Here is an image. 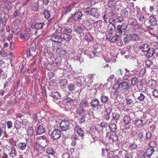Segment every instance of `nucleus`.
<instances>
[{"mask_svg":"<svg viewBox=\"0 0 158 158\" xmlns=\"http://www.w3.org/2000/svg\"><path fill=\"white\" fill-rule=\"evenodd\" d=\"M75 130L80 136H82L84 135V131L78 126L75 127Z\"/></svg>","mask_w":158,"mask_h":158,"instance_id":"obj_31","label":"nucleus"},{"mask_svg":"<svg viewBox=\"0 0 158 158\" xmlns=\"http://www.w3.org/2000/svg\"><path fill=\"white\" fill-rule=\"evenodd\" d=\"M82 25L84 27L85 29L87 30H90L92 27V25L91 23L88 22L87 20L84 19L82 23Z\"/></svg>","mask_w":158,"mask_h":158,"instance_id":"obj_19","label":"nucleus"},{"mask_svg":"<svg viewBox=\"0 0 158 158\" xmlns=\"http://www.w3.org/2000/svg\"><path fill=\"white\" fill-rule=\"evenodd\" d=\"M124 158H133L132 153H127L125 155Z\"/></svg>","mask_w":158,"mask_h":158,"instance_id":"obj_60","label":"nucleus"},{"mask_svg":"<svg viewBox=\"0 0 158 158\" xmlns=\"http://www.w3.org/2000/svg\"><path fill=\"white\" fill-rule=\"evenodd\" d=\"M140 49L143 52H146L149 49V46L147 44H144L140 46Z\"/></svg>","mask_w":158,"mask_h":158,"instance_id":"obj_30","label":"nucleus"},{"mask_svg":"<svg viewBox=\"0 0 158 158\" xmlns=\"http://www.w3.org/2000/svg\"><path fill=\"white\" fill-rule=\"evenodd\" d=\"M62 59L60 56L57 57L54 61L55 63L56 64V65L58 66H59L60 65Z\"/></svg>","mask_w":158,"mask_h":158,"instance_id":"obj_46","label":"nucleus"},{"mask_svg":"<svg viewBox=\"0 0 158 158\" xmlns=\"http://www.w3.org/2000/svg\"><path fill=\"white\" fill-rule=\"evenodd\" d=\"M0 55L3 57H5L7 56V53L4 51L3 49L0 50Z\"/></svg>","mask_w":158,"mask_h":158,"instance_id":"obj_54","label":"nucleus"},{"mask_svg":"<svg viewBox=\"0 0 158 158\" xmlns=\"http://www.w3.org/2000/svg\"><path fill=\"white\" fill-rule=\"evenodd\" d=\"M6 125L4 123H0V136L2 135L3 131L5 130Z\"/></svg>","mask_w":158,"mask_h":158,"instance_id":"obj_43","label":"nucleus"},{"mask_svg":"<svg viewBox=\"0 0 158 158\" xmlns=\"http://www.w3.org/2000/svg\"><path fill=\"white\" fill-rule=\"evenodd\" d=\"M17 152L15 147L14 146H12L11 148V151L9 154L10 156L12 158H14L17 156Z\"/></svg>","mask_w":158,"mask_h":158,"instance_id":"obj_20","label":"nucleus"},{"mask_svg":"<svg viewBox=\"0 0 158 158\" xmlns=\"http://www.w3.org/2000/svg\"><path fill=\"white\" fill-rule=\"evenodd\" d=\"M155 152V150L154 148H149L147 149L146 151V154L147 156L149 157L151 156L152 153Z\"/></svg>","mask_w":158,"mask_h":158,"instance_id":"obj_35","label":"nucleus"},{"mask_svg":"<svg viewBox=\"0 0 158 158\" xmlns=\"http://www.w3.org/2000/svg\"><path fill=\"white\" fill-rule=\"evenodd\" d=\"M106 137H108L109 140L113 142L116 141L118 139V136L116 134L114 133L110 134V132L106 133Z\"/></svg>","mask_w":158,"mask_h":158,"instance_id":"obj_13","label":"nucleus"},{"mask_svg":"<svg viewBox=\"0 0 158 158\" xmlns=\"http://www.w3.org/2000/svg\"><path fill=\"white\" fill-rule=\"evenodd\" d=\"M85 39L87 42H91L93 41L94 38L89 34H87L85 36Z\"/></svg>","mask_w":158,"mask_h":158,"instance_id":"obj_41","label":"nucleus"},{"mask_svg":"<svg viewBox=\"0 0 158 158\" xmlns=\"http://www.w3.org/2000/svg\"><path fill=\"white\" fill-rule=\"evenodd\" d=\"M84 111L85 110L83 108L80 107L76 110V112L77 114L81 115L83 113Z\"/></svg>","mask_w":158,"mask_h":158,"instance_id":"obj_49","label":"nucleus"},{"mask_svg":"<svg viewBox=\"0 0 158 158\" xmlns=\"http://www.w3.org/2000/svg\"><path fill=\"white\" fill-rule=\"evenodd\" d=\"M52 95L53 98L56 99H58L59 97H60V96H59V93L57 92H53L52 94Z\"/></svg>","mask_w":158,"mask_h":158,"instance_id":"obj_50","label":"nucleus"},{"mask_svg":"<svg viewBox=\"0 0 158 158\" xmlns=\"http://www.w3.org/2000/svg\"><path fill=\"white\" fill-rule=\"evenodd\" d=\"M7 18L6 16H4L2 18V14H0V21L1 23L3 25H5L6 23Z\"/></svg>","mask_w":158,"mask_h":158,"instance_id":"obj_44","label":"nucleus"},{"mask_svg":"<svg viewBox=\"0 0 158 158\" xmlns=\"http://www.w3.org/2000/svg\"><path fill=\"white\" fill-rule=\"evenodd\" d=\"M153 96L155 97L158 98V90L155 89L152 92Z\"/></svg>","mask_w":158,"mask_h":158,"instance_id":"obj_58","label":"nucleus"},{"mask_svg":"<svg viewBox=\"0 0 158 158\" xmlns=\"http://www.w3.org/2000/svg\"><path fill=\"white\" fill-rule=\"evenodd\" d=\"M114 15V14L112 11H110L108 13H106L104 14L103 16L104 20L105 22L107 23V20L108 19V21L110 23H111V20L114 21V20L111 18V17L113 16Z\"/></svg>","mask_w":158,"mask_h":158,"instance_id":"obj_6","label":"nucleus"},{"mask_svg":"<svg viewBox=\"0 0 158 158\" xmlns=\"http://www.w3.org/2000/svg\"><path fill=\"white\" fill-rule=\"evenodd\" d=\"M134 124L136 127L140 128L143 127L144 124L143 120L138 119L135 120Z\"/></svg>","mask_w":158,"mask_h":158,"instance_id":"obj_21","label":"nucleus"},{"mask_svg":"<svg viewBox=\"0 0 158 158\" xmlns=\"http://www.w3.org/2000/svg\"><path fill=\"white\" fill-rule=\"evenodd\" d=\"M61 135V132L60 130L55 129L51 134V137L53 139H56L59 138Z\"/></svg>","mask_w":158,"mask_h":158,"instance_id":"obj_10","label":"nucleus"},{"mask_svg":"<svg viewBox=\"0 0 158 158\" xmlns=\"http://www.w3.org/2000/svg\"><path fill=\"white\" fill-rule=\"evenodd\" d=\"M148 145L150 147L155 148L157 144L155 141L153 140L150 141Z\"/></svg>","mask_w":158,"mask_h":158,"instance_id":"obj_51","label":"nucleus"},{"mask_svg":"<svg viewBox=\"0 0 158 158\" xmlns=\"http://www.w3.org/2000/svg\"><path fill=\"white\" fill-rule=\"evenodd\" d=\"M131 118L129 115H125L123 118V122L124 123V128L129 129L130 127V123L131 121Z\"/></svg>","mask_w":158,"mask_h":158,"instance_id":"obj_7","label":"nucleus"},{"mask_svg":"<svg viewBox=\"0 0 158 158\" xmlns=\"http://www.w3.org/2000/svg\"><path fill=\"white\" fill-rule=\"evenodd\" d=\"M69 33H66L62 35V36L58 35L57 34H52L50 39L52 41L59 43H61L63 40L66 42L69 41L72 38V37Z\"/></svg>","mask_w":158,"mask_h":158,"instance_id":"obj_1","label":"nucleus"},{"mask_svg":"<svg viewBox=\"0 0 158 158\" xmlns=\"http://www.w3.org/2000/svg\"><path fill=\"white\" fill-rule=\"evenodd\" d=\"M138 79L136 78H133L131 80V85H136L138 82Z\"/></svg>","mask_w":158,"mask_h":158,"instance_id":"obj_52","label":"nucleus"},{"mask_svg":"<svg viewBox=\"0 0 158 158\" xmlns=\"http://www.w3.org/2000/svg\"><path fill=\"white\" fill-rule=\"evenodd\" d=\"M126 101L127 105H131L134 102V100L132 98H130L128 97L126 98Z\"/></svg>","mask_w":158,"mask_h":158,"instance_id":"obj_48","label":"nucleus"},{"mask_svg":"<svg viewBox=\"0 0 158 158\" xmlns=\"http://www.w3.org/2000/svg\"><path fill=\"white\" fill-rule=\"evenodd\" d=\"M102 23L100 20L96 21L94 23V27L96 29L100 28L101 26Z\"/></svg>","mask_w":158,"mask_h":158,"instance_id":"obj_45","label":"nucleus"},{"mask_svg":"<svg viewBox=\"0 0 158 158\" xmlns=\"http://www.w3.org/2000/svg\"><path fill=\"white\" fill-rule=\"evenodd\" d=\"M149 21L151 25L152 26L156 25L157 23L156 20L154 16L152 15L149 17Z\"/></svg>","mask_w":158,"mask_h":158,"instance_id":"obj_34","label":"nucleus"},{"mask_svg":"<svg viewBox=\"0 0 158 158\" xmlns=\"http://www.w3.org/2000/svg\"><path fill=\"white\" fill-rule=\"evenodd\" d=\"M35 150H36L39 154H42L44 152L45 148L44 146H42L40 144L36 143L34 147Z\"/></svg>","mask_w":158,"mask_h":158,"instance_id":"obj_11","label":"nucleus"},{"mask_svg":"<svg viewBox=\"0 0 158 158\" xmlns=\"http://www.w3.org/2000/svg\"><path fill=\"white\" fill-rule=\"evenodd\" d=\"M99 104V100L97 98H93L90 102V105L93 107H96Z\"/></svg>","mask_w":158,"mask_h":158,"instance_id":"obj_24","label":"nucleus"},{"mask_svg":"<svg viewBox=\"0 0 158 158\" xmlns=\"http://www.w3.org/2000/svg\"><path fill=\"white\" fill-rule=\"evenodd\" d=\"M130 35H127L125 36L123 39L124 41L125 42H128L131 41V38H130Z\"/></svg>","mask_w":158,"mask_h":158,"instance_id":"obj_63","label":"nucleus"},{"mask_svg":"<svg viewBox=\"0 0 158 158\" xmlns=\"http://www.w3.org/2000/svg\"><path fill=\"white\" fill-rule=\"evenodd\" d=\"M101 102L104 104L109 102V99L108 97L104 94H102L100 98Z\"/></svg>","mask_w":158,"mask_h":158,"instance_id":"obj_23","label":"nucleus"},{"mask_svg":"<svg viewBox=\"0 0 158 158\" xmlns=\"http://www.w3.org/2000/svg\"><path fill=\"white\" fill-rule=\"evenodd\" d=\"M149 86L152 89H154L157 85V81L154 79H150L148 81Z\"/></svg>","mask_w":158,"mask_h":158,"instance_id":"obj_15","label":"nucleus"},{"mask_svg":"<svg viewBox=\"0 0 158 158\" xmlns=\"http://www.w3.org/2000/svg\"><path fill=\"white\" fill-rule=\"evenodd\" d=\"M36 131L37 134H41L45 131V129L43 126V124L40 125L39 123L37 124Z\"/></svg>","mask_w":158,"mask_h":158,"instance_id":"obj_16","label":"nucleus"},{"mask_svg":"<svg viewBox=\"0 0 158 158\" xmlns=\"http://www.w3.org/2000/svg\"><path fill=\"white\" fill-rule=\"evenodd\" d=\"M146 55L148 57H152L154 53L158 55V48L154 47V48H150L146 52Z\"/></svg>","mask_w":158,"mask_h":158,"instance_id":"obj_9","label":"nucleus"},{"mask_svg":"<svg viewBox=\"0 0 158 158\" xmlns=\"http://www.w3.org/2000/svg\"><path fill=\"white\" fill-rule=\"evenodd\" d=\"M59 126L62 131H65L69 129L70 123L69 121L64 119L61 122Z\"/></svg>","mask_w":158,"mask_h":158,"instance_id":"obj_4","label":"nucleus"},{"mask_svg":"<svg viewBox=\"0 0 158 158\" xmlns=\"http://www.w3.org/2000/svg\"><path fill=\"white\" fill-rule=\"evenodd\" d=\"M70 104L71 106H75L77 105V100L75 99H72Z\"/></svg>","mask_w":158,"mask_h":158,"instance_id":"obj_55","label":"nucleus"},{"mask_svg":"<svg viewBox=\"0 0 158 158\" xmlns=\"http://www.w3.org/2000/svg\"><path fill=\"white\" fill-rule=\"evenodd\" d=\"M153 63L151 60H148L146 61L145 64L146 67H150L152 65Z\"/></svg>","mask_w":158,"mask_h":158,"instance_id":"obj_57","label":"nucleus"},{"mask_svg":"<svg viewBox=\"0 0 158 158\" xmlns=\"http://www.w3.org/2000/svg\"><path fill=\"white\" fill-rule=\"evenodd\" d=\"M117 6L116 3L114 2L109 1L108 2L107 6H108L112 10H115Z\"/></svg>","mask_w":158,"mask_h":158,"instance_id":"obj_27","label":"nucleus"},{"mask_svg":"<svg viewBox=\"0 0 158 158\" xmlns=\"http://www.w3.org/2000/svg\"><path fill=\"white\" fill-rule=\"evenodd\" d=\"M107 158H111L114 155V153L113 151H110L108 153L107 152Z\"/></svg>","mask_w":158,"mask_h":158,"instance_id":"obj_62","label":"nucleus"},{"mask_svg":"<svg viewBox=\"0 0 158 158\" xmlns=\"http://www.w3.org/2000/svg\"><path fill=\"white\" fill-rule=\"evenodd\" d=\"M109 127L110 131L112 132H115L116 130V124L113 123H110Z\"/></svg>","mask_w":158,"mask_h":158,"instance_id":"obj_40","label":"nucleus"},{"mask_svg":"<svg viewBox=\"0 0 158 158\" xmlns=\"http://www.w3.org/2000/svg\"><path fill=\"white\" fill-rule=\"evenodd\" d=\"M74 30L77 33L81 34L83 32L84 29L81 27L75 26L73 27Z\"/></svg>","mask_w":158,"mask_h":158,"instance_id":"obj_37","label":"nucleus"},{"mask_svg":"<svg viewBox=\"0 0 158 158\" xmlns=\"http://www.w3.org/2000/svg\"><path fill=\"white\" fill-rule=\"evenodd\" d=\"M30 35L29 33H27L24 34L21 33L20 34V38L21 39L27 40L30 38Z\"/></svg>","mask_w":158,"mask_h":158,"instance_id":"obj_33","label":"nucleus"},{"mask_svg":"<svg viewBox=\"0 0 158 158\" xmlns=\"http://www.w3.org/2000/svg\"><path fill=\"white\" fill-rule=\"evenodd\" d=\"M128 24L126 23H123L121 25H119L117 26V31L116 35L118 37L121 36L123 31H125L127 28Z\"/></svg>","mask_w":158,"mask_h":158,"instance_id":"obj_3","label":"nucleus"},{"mask_svg":"<svg viewBox=\"0 0 158 158\" xmlns=\"http://www.w3.org/2000/svg\"><path fill=\"white\" fill-rule=\"evenodd\" d=\"M128 22L129 24L133 26H136L138 25L137 20L134 18H130Z\"/></svg>","mask_w":158,"mask_h":158,"instance_id":"obj_29","label":"nucleus"},{"mask_svg":"<svg viewBox=\"0 0 158 158\" xmlns=\"http://www.w3.org/2000/svg\"><path fill=\"white\" fill-rule=\"evenodd\" d=\"M83 14L80 11H78L75 13L73 16V19L75 21H78L81 19Z\"/></svg>","mask_w":158,"mask_h":158,"instance_id":"obj_17","label":"nucleus"},{"mask_svg":"<svg viewBox=\"0 0 158 158\" xmlns=\"http://www.w3.org/2000/svg\"><path fill=\"white\" fill-rule=\"evenodd\" d=\"M44 15L45 18L47 19H49L51 16L49 12L47 10H44Z\"/></svg>","mask_w":158,"mask_h":158,"instance_id":"obj_47","label":"nucleus"},{"mask_svg":"<svg viewBox=\"0 0 158 158\" xmlns=\"http://www.w3.org/2000/svg\"><path fill=\"white\" fill-rule=\"evenodd\" d=\"M14 127L17 130L19 129L22 126V123L18 120H16L14 123Z\"/></svg>","mask_w":158,"mask_h":158,"instance_id":"obj_39","label":"nucleus"},{"mask_svg":"<svg viewBox=\"0 0 158 158\" xmlns=\"http://www.w3.org/2000/svg\"><path fill=\"white\" fill-rule=\"evenodd\" d=\"M56 33L63 35L66 33H71L72 32V30L69 27L59 26L57 28L56 27Z\"/></svg>","mask_w":158,"mask_h":158,"instance_id":"obj_2","label":"nucleus"},{"mask_svg":"<svg viewBox=\"0 0 158 158\" xmlns=\"http://www.w3.org/2000/svg\"><path fill=\"white\" fill-rule=\"evenodd\" d=\"M135 95V97H137V99L140 101H143L145 99V96L144 94L140 91L135 92L133 96Z\"/></svg>","mask_w":158,"mask_h":158,"instance_id":"obj_14","label":"nucleus"},{"mask_svg":"<svg viewBox=\"0 0 158 158\" xmlns=\"http://www.w3.org/2000/svg\"><path fill=\"white\" fill-rule=\"evenodd\" d=\"M129 87L130 86L127 82L122 81L118 84L117 89H121L125 91H129Z\"/></svg>","mask_w":158,"mask_h":158,"instance_id":"obj_8","label":"nucleus"},{"mask_svg":"<svg viewBox=\"0 0 158 158\" xmlns=\"http://www.w3.org/2000/svg\"><path fill=\"white\" fill-rule=\"evenodd\" d=\"M62 158H70V156L68 153L65 152L62 155Z\"/></svg>","mask_w":158,"mask_h":158,"instance_id":"obj_64","label":"nucleus"},{"mask_svg":"<svg viewBox=\"0 0 158 158\" xmlns=\"http://www.w3.org/2000/svg\"><path fill=\"white\" fill-rule=\"evenodd\" d=\"M68 89L70 91H73L75 89L74 85L72 84H70L68 85Z\"/></svg>","mask_w":158,"mask_h":158,"instance_id":"obj_59","label":"nucleus"},{"mask_svg":"<svg viewBox=\"0 0 158 158\" xmlns=\"http://www.w3.org/2000/svg\"><path fill=\"white\" fill-rule=\"evenodd\" d=\"M32 9L34 11H37L38 10V6L37 3H33L31 7Z\"/></svg>","mask_w":158,"mask_h":158,"instance_id":"obj_56","label":"nucleus"},{"mask_svg":"<svg viewBox=\"0 0 158 158\" xmlns=\"http://www.w3.org/2000/svg\"><path fill=\"white\" fill-rule=\"evenodd\" d=\"M27 132V135L29 137H31L34 135V131L33 127H28Z\"/></svg>","mask_w":158,"mask_h":158,"instance_id":"obj_36","label":"nucleus"},{"mask_svg":"<svg viewBox=\"0 0 158 158\" xmlns=\"http://www.w3.org/2000/svg\"><path fill=\"white\" fill-rule=\"evenodd\" d=\"M6 125L8 129H10L12 127L13 123L11 121H8L6 122Z\"/></svg>","mask_w":158,"mask_h":158,"instance_id":"obj_61","label":"nucleus"},{"mask_svg":"<svg viewBox=\"0 0 158 158\" xmlns=\"http://www.w3.org/2000/svg\"><path fill=\"white\" fill-rule=\"evenodd\" d=\"M30 48L28 49L27 51L26 54L28 57L33 56H35L37 52L36 51V47L35 45L31 46Z\"/></svg>","mask_w":158,"mask_h":158,"instance_id":"obj_5","label":"nucleus"},{"mask_svg":"<svg viewBox=\"0 0 158 158\" xmlns=\"http://www.w3.org/2000/svg\"><path fill=\"white\" fill-rule=\"evenodd\" d=\"M112 120H113L116 122H117V121L119 119L120 115L116 112H114L112 113Z\"/></svg>","mask_w":158,"mask_h":158,"instance_id":"obj_32","label":"nucleus"},{"mask_svg":"<svg viewBox=\"0 0 158 158\" xmlns=\"http://www.w3.org/2000/svg\"><path fill=\"white\" fill-rule=\"evenodd\" d=\"M138 155L139 158H144L145 156V152L143 151H139Z\"/></svg>","mask_w":158,"mask_h":158,"instance_id":"obj_53","label":"nucleus"},{"mask_svg":"<svg viewBox=\"0 0 158 158\" xmlns=\"http://www.w3.org/2000/svg\"><path fill=\"white\" fill-rule=\"evenodd\" d=\"M44 25V23H38L34 25H32L31 28H35L36 29H39L42 28Z\"/></svg>","mask_w":158,"mask_h":158,"instance_id":"obj_26","label":"nucleus"},{"mask_svg":"<svg viewBox=\"0 0 158 158\" xmlns=\"http://www.w3.org/2000/svg\"><path fill=\"white\" fill-rule=\"evenodd\" d=\"M27 142L26 143L23 142H20L17 144V147L20 150H25L27 146Z\"/></svg>","mask_w":158,"mask_h":158,"instance_id":"obj_22","label":"nucleus"},{"mask_svg":"<svg viewBox=\"0 0 158 158\" xmlns=\"http://www.w3.org/2000/svg\"><path fill=\"white\" fill-rule=\"evenodd\" d=\"M130 38L131 41H136L139 40V37L137 34L132 33L130 34Z\"/></svg>","mask_w":158,"mask_h":158,"instance_id":"obj_28","label":"nucleus"},{"mask_svg":"<svg viewBox=\"0 0 158 158\" xmlns=\"http://www.w3.org/2000/svg\"><path fill=\"white\" fill-rule=\"evenodd\" d=\"M107 109H109L108 110V111H109V112H107L104 115V117L106 120H108L109 119L110 114V113L112 110L111 108L110 107H108Z\"/></svg>","mask_w":158,"mask_h":158,"instance_id":"obj_38","label":"nucleus"},{"mask_svg":"<svg viewBox=\"0 0 158 158\" xmlns=\"http://www.w3.org/2000/svg\"><path fill=\"white\" fill-rule=\"evenodd\" d=\"M136 17L138 18L139 21L141 24L143 23L144 22V17L143 15L140 12H137V14L136 15Z\"/></svg>","mask_w":158,"mask_h":158,"instance_id":"obj_25","label":"nucleus"},{"mask_svg":"<svg viewBox=\"0 0 158 158\" xmlns=\"http://www.w3.org/2000/svg\"><path fill=\"white\" fill-rule=\"evenodd\" d=\"M46 152L48 154L53 155L55 153L54 149L51 147H49L47 148Z\"/></svg>","mask_w":158,"mask_h":158,"instance_id":"obj_42","label":"nucleus"},{"mask_svg":"<svg viewBox=\"0 0 158 158\" xmlns=\"http://www.w3.org/2000/svg\"><path fill=\"white\" fill-rule=\"evenodd\" d=\"M91 15L95 18H98L99 15L97 8H92L90 10Z\"/></svg>","mask_w":158,"mask_h":158,"instance_id":"obj_18","label":"nucleus"},{"mask_svg":"<svg viewBox=\"0 0 158 158\" xmlns=\"http://www.w3.org/2000/svg\"><path fill=\"white\" fill-rule=\"evenodd\" d=\"M47 139L46 138H44L43 136H40L37 138L36 143L40 144L42 146L44 147L47 144Z\"/></svg>","mask_w":158,"mask_h":158,"instance_id":"obj_12","label":"nucleus"}]
</instances>
